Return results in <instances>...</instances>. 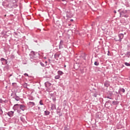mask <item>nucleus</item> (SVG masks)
Instances as JSON below:
<instances>
[{
  "label": "nucleus",
  "mask_w": 130,
  "mask_h": 130,
  "mask_svg": "<svg viewBox=\"0 0 130 130\" xmlns=\"http://www.w3.org/2000/svg\"><path fill=\"white\" fill-rule=\"evenodd\" d=\"M121 92H122V93H124L125 92V90H124V89H122Z\"/></svg>",
  "instance_id": "obj_15"
},
{
  "label": "nucleus",
  "mask_w": 130,
  "mask_h": 130,
  "mask_svg": "<svg viewBox=\"0 0 130 130\" xmlns=\"http://www.w3.org/2000/svg\"><path fill=\"white\" fill-rule=\"evenodd\" d=\"M57 74L60 76H62V75H63V72H62V71H59L57 72Z\"/></svg>",
  "instance_id": "obj_7"
},
{
  "label": "nucleus",
  "mask_w": 130,
  "mask_h": 130,
  "mask_svg": "<svg viewBox=\"0 0 130 130\" xmlns=\"http://www.w3.org/2000/svg\"><path fill=\"white\" fill-rule=\"evenodd\" d=\"M21 110H22V111H24L25 110V106L24 105H19V104H16L14 105V108H17L19 107Z\"/></svg>",
  "instance_id": "obj_1"
},
{
  "label": "nucleus",
  "mask_w": 130,
  "mask_h": 130,
  "mask_svg": "<svg viewBox=\"0 0 130 130\" xmlns=\"http://www.w3.org/2000/svg\"><path fill=\"white\" fill-rule=\"evenodd\" d=\"M71 22H73V21H74V20L71 19Z\"/></svg>",
  "instance_id": "obj_22"
},
{
  "label": "nucleus",
  "mask_w": 130,
  "mask_h": 130,
  "mask_svg": "<svg viewBox=\"0 0 130 130\" xmlns=\"http://www.w3.org/2000/svg\"><path fill=\"white\" fill-rule=\"evenodd\" d=\"M15 99H16V100L17 101H19V98H15Z\"/></svg>",
  "instance_id": "obj_18"
},
{
  "label": "nucleus",
  "mask_w": 130,
  "mask_h": 130,
  "mask_svg": "<svg viewBox=\"0 0 130 130\" xmlns=\"http://www.w3.org/2000/svg\"><path fill=\"white\" fill-rule=\"evenodd\" d=\"M123 34H120L118 35V37H116L115 38V40L116 41H121V39L123 38Z\"/></svg>",
  "instance_id": "obj_3"
},
{
  "label": "nucleus",
  "mask_w": 130,
  "mask_h": 130,
  "mask_svg": "<svg viewBox=\"0 0 130 130\" xmlns=\"http://www.w3.org/2000/svg\"><path fill=\"white\" fill-rule=\"evenodd\" d=\"M66 0H62V2H64Z\"/></svg>",
  "instance_id": "obj_26"
},
{
  "label": "nucleus",
  "mask_w": 130,
  "mask_h": 130,
  "mask_svg": "<svg viewBox=\"0 0 130 130\" xmlns=\"http://www.w3.org/2000/svg\"><path fill=\"white\" fill-rule=\"evenodd\" d=\"M114 12L115 13V14H116V11H114Z\"/></svg>",
  "instance_id": "obj_24"
},
{
  "label": "nucleus",
  "mask_w": 130,
  "mask_h": 130,
  "mask_svg": "<svg viewBox=\"0 0 130 130\" xmlns=\"http://www.w3.org/2000/svg\"><path fill=\"white\" fill-rule=\"evenodd\" d=\"M124 64L126 65L127 67H130V64L129 63H127V62H125Z\"/></svg>",
  "instance_id": "obj_11"
},
{
  "label": "nucleus",
  "mask_w": 130,
  "mask_h": 130,
  "mask_svg": "<svg viewBox=\"0 0 130 130\" xmlns=\"http://www.w3.org/2000/svg\"><path fill=\"white\" fill-rule=\"evenodd\" d=\"M44 58L45 59H46V57H44Z\"/></svg>",
  "instance_id": "obj_23"
},
{
  "label": "nucleus",
  "mask_w": 130,
  "mask_h": 130,
  "mask_svg": "<svg viewBox=\"0 0 130 130\" xmlns=\"http://www.w3.org/2000/svg\"><path fill=\"white\" fill-rule=\"evenodd\" d=\"M122 17H124V18H127V17H128V15L126 14H124L123 16H122Z\"/></svg>",
  "instance_id": "obj_12"
},
{
  "label": "nucleus",
  "mask_w": 130,
  "mask_h": 130,
  "mask_svg": "<svg viewBox=\"0 0 130 130\" xmlns=\"http://www.w3.org/2000/svg\"><path fill=\"white\" fill-rule=\"evenodd\" d=\"M4 6H5L6 5H5V4H4Z\"/></svg>",
  "instance_id": "obj_28"
},
{
  "label": "nucleus",
  "mask_w": 130,
  "mask_h": 130,
  "mask_svg": "<svg viewBox=\"0 0 130 130\" xmlns=\"http://www.w3.org/2000/svg\"><path fill=\"white\" fill-rule=\"evenodd\" d=\"M113 103H114V104H116V102H113Z\"/></svg>",
  "instance_id": "obj_20"
},
{
  "label": "nucleus",
  "mask_w": 130,
  "mask_h": 130,
  "mask_svg": "<svg viewBox=\"0 0 130 130\" xmlns=\"http://www.w3.org/2000/svg\"><path fill=\"white\" fill-rule=\"evenodd\" d=\"M40 104L41 105H43V103H42V101H40Z\"/></svg>",
  "instance_id": "obj_16"
},
{
  "label": "nucleus",
  "mask_w": 130,
  "mask_h": 130,
  "mask_svg": "<svg viewBox=\"0 0 130 130\" xmlns=\"http://www.w3.org/2000/svg\"><path fill=\"white\" fill-rule=\"evenodd\" d=\"M41 66H42L43 67H44V63H42V62L41 63Z\"/></svg>",
  "instance_id": "obj_19"
},
{
  "label": "nucleus",
  "mask_w": 130,
  "mask_h": 130,
  "mask_svg": "<svg viewBox=\"0 0 130 130\" xmlns=\"http://www.w3.org/2000/svg\"><path fill=\"white\" fill-rule=\"evenodd\" d=\"M46 87H50L51 86V83H49V82H47L45 83Z\"/></svg>",
  "instance_id": "obj_6"
},
{
  "label": "nucleus",
  "mask_w": 130,
  "mask_h": 130,
  "mask_svg": "<svg viewBox=\"0 0 130 130\" xmlns=\"http://www.w3.org/2000/svg\"><path fill=\"white\" fill-rule=\"evenodd\" d=\"M99 64V63H98L97 61L94 62V65L95 66H98Z\"/></svg>",
  "instance_id": "obj_13"
},
{
  "label": "nucleus",
  "mask_w": 130,
  "mask_h": 130,
  "mask_svg": "<svg viewBox=\"0 0 130 130\" xmlns=\"http://www.w3.org/2000/svg\"><path fill=\"white\" fill-rule=\"evenodd\" d=\"M60 78V76H59V75H56L55 76V79L56 80H58Z\"/></svg>",
  "instance_id": "obj_8"
},
{
  "label": "nucleus",
  "mask_w": 130,
  "mask_h": 130,
  "mask_svg": "<svg viewBox=\"0 0 130 130\" xmlns=\"http://www.w3.org/2000/svg\"><path fill=\"white\" fill-rule=\"evenodd\" d=\"M8 115H9V116H10V117H12V116H13L14 115V112L10 111V112H8Z\"/></svg>",
  "instance_id": "obj_4"
},
{
  "label": "nucleus",
  "mask_w": 130,
  "mask_h": 130,
  "mask_svg": "<svg viewBox=\"0 0 130 130\" xmlns=\"http://www.w3.org/2000/svg\"><path fill=\"white\" fill-rule=\"evenodd\" d=\"M7 7H9V8H13L14 7V0H11L10 2H6Z\"/></svg>",
  "instance_id": "obj_2"
},
{
  "label": "nucleus",
  "mask_w": 130,
  "mask_h": 130,
  "mask_svg": "<svg viewBox=\"0 0 130 130\" xmlns=\"http://www.w3.org/2000/svg\"><path fill=\"white\" fill-rule=\"evenodd\" d=\"M29 104H30V105H35V103H33V102H29Z\"/></svg>",
  "instance_id": "obj_10"
},
{
  "label": "nucleus",
  "mask_w": 130,
  "mask_h": 130,
  "mask_svg": "<svg viewBox=\"0 0 130 130\" xmlns=\"http://www.w3.org/2000/svg\"><path fill=\"white\" fill-rule=\"evenodd\" d=\"M48 61L50 62V59H48Z\"/></svg>",
  "instance_id": "obj_21"
},
{
  "label": "nucleus",
  "mask_w": 130,
  "mask_h": 130,
  "mask_svg": "<svg viewBox=\"0 0 130 130\" xmlns=\"http://www.w3.org/2000/svg\"><path fill=\"white\" fill-rule=\"evenodd\" d=\"M24 76H27V77H29V75L27 73H25Z\"/></svg>",
  "instance_id": "obj_17"
},
{
  "label": "nucleus",
  "mask_w": 130,
  "mask_h": 130,
  "mask_svg": "<svg viewBox=\"0 0 130 130\" xmlns=\"http://www.w3.org/2000/svg\"><path fill=\"white\" fill-rule=\"evenodd\" d=\"M4 60H6V61H7V60H6V59H5V58H1V61H4Z\"/></svg>",
  "instance_id": "obj_14"
},
{
  "label": "nucleus",
  "mask_w": 130,
  "mask_h": 130,
  "mask_svg": "<svg viewBox=\"0 0 130 130\" xmlns=\"http://www.w3.org/2000/svg\"><path fill=\"white\" fill-rule=\"evenodd\" d=\"M45 113L46 115H49V112L48 111H45Z\"/></svg>",
  "instance_id": "obj_9"
},
{
  "label": "nucleus",
  "mask_w": 130,
  "mask_h": 130,
  "mask_svg": "<svg viewBox=\"0 0 130 130\" xmlns=\"http://www.w3.org/2000/svg\"><path fill=\"white\" fill-rule=\"evenodd\" d=\"M6 16H7V15H5V17H6Z\"/></svg>",
  "instance_id": "obj_27"
},
{
  "label": "nucleus",
  "mask_w": 130,
  "mask_h": 130,
  "mask_svg": "<svg viewBox=\"0 0 130 130\" xmlns=\"http://www.w3.org/2000/svg\"><path fill=\"white\" fill-rule=\"evenodd\" d=\"M124 14H126V11H123L120 13V17H122V16H123V15H125Z\"/></svg>",
  "instance_id": "obj_5"
},
{
  "label": "nucleus",
  "mask_w": 130,
  "mask_h": 130,
  "mask_svg": "<svg viewBox=\"0 0 130 130\" xmlns=\"http://www.w3.org/2000/svg\"><path fill=\"white\" fill-rule=\"evenodd\" d=\"M45 63H47V61H45Z\"/></svg>",
  "instance_id": "obj_25"
}]
</instances>
